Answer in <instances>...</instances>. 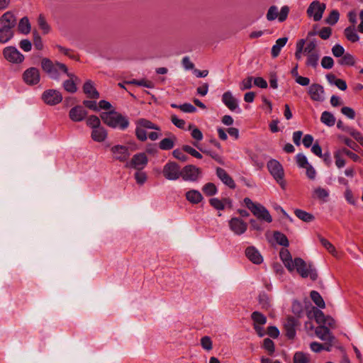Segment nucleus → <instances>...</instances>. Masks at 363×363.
Listing matches in <instances>:
<instances>
[{"instance_id": "f257e3e1", "label": "nucleus", "mask_w": 363, "mask_h": 363, "mask_svg": "<svg viewBox=\"0 0 363 363\" xmlns=\"http://www.w3.org/2000/svg\"><path fill=\"white\" fill-rule=\"evenodd\" d=\"M279 257L284 266L289 272L296 270V272L303 277H309L311 280L317 279L316 271L311 264H308L301 258L292 259L291 255L287 249H281L279 252Z\"/></svg>"}, {"instance_id": "f03ea898", "label": "nucleus", "mask_w": 363, "mask_h": 363, "mask_svg": "<svg viewBox=\"0 0 363 363\" xmlns=\"http://www.w3.org/2000/svg\"><path fill=\"white\" fill-rule=\"evenodd\" d=\"M99 107L105 111L100 114V118L107 126L119 130H125L128 127V118L122 113L115 111L108 101L105 100L100 101Z\"/></svg>"}, {"instance_id": "7ed1b4c3", "label": "nucleus", "mask_w": 363, "mask_h": 363, "mask_svg": "<svg viewBox=\"0 0 363 363\" xmlns=\"http://www.w3.org/2000/svg\"><path fill=\"white\" fill-rule=\"evenodd\" d=\"M149 130H159L157 125L151 121L140 118L135 122V135L140 141H145L147 138L151 140H156L160 136V133L157 131H152L148 133Z\"/></svg>"}, {"instance_id": "20e7f679", "label": "nucleus", "mask_w": 363, "mask_h": 363, "mask_svg": "<svg viewBox=\"0 0 363 363\" xmlns=\"http://www.w3.org/2000/svg\"><path fill=\"white\" fill-rule=\"evenodd\" d=\"M41 68L50 78L54 79H58L62 74L68 72V69L65 64L53 62L48 58L42 60Z\"/></svg>"}, {"instance_id": "39448f33", "label": "nucleus", "mask_w": 363, "mask_h": 363, "mask_svg": "<svg viewBox=\"0 0 363 363\" xmlns=\"http://www.w3.org/2000/svg\"><path fill=\"white\" fill-rule=\"evenodd\" d=\"M243 201L245 206L258 219L265 221L267 223H271L272 221V216L270 215L269 211L264 206L258 203L253 202L249 198H245Z\"/></svg>"}, {"instance_id": "423d86ee", "label": "nucleus", "mask_w": 363, "mask_h": 363, "mask_svg": "<svg viewBox=\"0 0 363 363\" xmlns=\"http://www.w3.org/2000/svg\"><path fill=\"white\" fill-rule=\"evenodd\" d=\"M267 168L282 189H285L286 182L284 180V171L282 165L277 160H272L267 163Z\"/></svg>"}, {"instance_id": "0eeeda50", "label": "nucleus", "mask_w": 363, "mask_h": 363, "mask_svg": "<svg viewBox=\"0 0 363 363\" xmlns=\"http://www.w3.org/2000/svg\"><path fill=\"white\" fill-rule=\"evenodd\" d=\"M290 9L288 6H283L280 10L277 6H271L266 13V18L269 21H272L276 19L281 23L285 21L289 16Z\"/></svg>"}, {"instance_id": "6e6552de", "label": "nucleus", "mask_w": 363, "mask_h": 363, "mask_svg": "<svg viewBox=\"0 0 363 363\" xmlns=\"http://www.w3.org/2000/svg\"><path fill=\"white\" fill-rule=\"evenodd\" d=\"M2 55L7 62L13 65H21L25 60L24 55L14 46L4 48Z\"/></svg>"}, {"instance_id": "1a4fd4ad", "label": "nucleus", "mask_w": 363, "mask_h": 363, "mask_svg": "<svg viewBox=\"0 0 363 363\" xmlns=\"http://www.w3.org/2000/svg\"><path fill=\"white\" fill-rule=\"evenodd\" d=\"M23 82L28 86L37 85L40 81V73L36 67H29L22 74Z\"/></svg>"}, {"instance_id": "9d476101", "label": "nucleus", "mask_w": 363, "mask_h": 363, "mask_svg": "<svg viewBox=\"0 0 363 363\" xmlns=\"http://www.w3.org/2000/svg\"><path fill=\"white\" fill-rule=\"evenodd\" d=\"M325 8V4L318 1H314L310 4L307 9V15L308 17L312 18L313 21H318L322 18Z\"/></svg>"}, {"instance_id": "9b49d317", "label": "nucleus", "mask_w": 363, "mask_h": 363, "mask_svg": "<svg viewBox=\"0 0 363 363\" xmlns=\"http://www.w3.org/2000/svg\"><path fill=\"white\" fill-rule=\"evenodd\" d=\"M349 21L352 24L345 30V35L347 39L351 42H357L359 40V36L355 31L354 26L357 23V16L359 14L355 11H352L348 13Z\"/></svg>"}, {"instance_id": "f8f14e48", "label": "nucleus", "mask_w": 363, "mask_h": 363, "mask_svg": "<svg viewBox=\"0 0 363 363\" xmlns=\"http://www.w3.org/2000/svg\"><path fill=\"white\" fill-rule=\"evenodd\" d=\"M162 173L167 179L177 180L180 177L182 170L177 163L169 162L164 166Z\"/></svg>"}, {"instance_id": "ddd939ff", "label": "nucleus", "mask_w": 363, "mask_h": 363, "mask_svg": "<svg viewBox=\"0 0 363 363\" xmlns=\"http://www.w3.org/2000/svg\"><path fill=\"white\" fill-rule=\"evenodd\" d=\"M42 99L46 104L55 106L62 101V96L57 90L48 89L43 93Z\"/></svg>"}, {"instance_id": "4468645a", "label": "nucleus", "mask_w": 363, "mask_h": 363, "mask_svg": "<svg viewBox=\"0 0 363 363\" xmlns=\"http://www.w3.org/2000/svg\"><path fill=\"white\" fill-rule=\"evenodd\" d=\"M201 175V169L194 165H186L182 169L181 176L185 181L195 182Z\"/></svg>"}, {"instance_id": "2eb2a0df", "label": "nucleus", "mask_w": 363, "mask_h": 363, "mask_svg": "<svg viewBox=\"0 0 363 363\" xmlns=\"http://www.w3.org/2000/svg\"><path fill=\"white\" fill-rule=\"evenodd\" d=\"M252 319L254 322V328L257 335L260 337L264 336L266 334L263 328L267 322L266 317L262 313L256 311L252 314Z\"/></svg>"}, {"instance_id": "dca6fc26", "label": "nucleus", "mask_w": 363, "mask_h": 363, "mask_svg": "<svg viewBox=\"0 0 363 363\" xmlns=\"http://www.w3.org/2000/svg\"><path fill=\"white\" fill-rule=\"evenodd\" d=\"M148 162V159L145 153H138L133 156L131 160L128 164V167L138 170L144 169Z\"/></svg>"}, {"instance_id": "f3484780", "label": "nucleus", "mask_w": 363, "mask_h": 363, "mask_svg": "<svg viewBox=\"0 0 363 363\" xmlns=\"http://www.w3.org/2000/svg\"><path fill=\"white\" fill-rule=\"evenodd\" d=\"M223 104L231 111H235L239 108L238 100L231 91H225L221 97Z\"/></svg>"}, {"instance_id": "a211bd4d", "label": "nucleus", "mask_w": 363, "mask_h": 363, "mask_svg": "<svg viewBox=\"0 0 363 363\" xmlns=\"http://www.w3.org/2000/svg\"><path fill=\"white\" fill-rule=\"evenodd\" d=\"M308 94L313 101H323L325 99L324 89L318 84H312L308 88Z\"/></svg>"}, {"instance_id": "6ab92c4d", "label": "nucleus", "mask_w": 363, "mask_h": 363, "mask_svg": "<svg viewBox=\"0 0 363 363\" xmlns=\"http://www.w3.org/2000/svg\"><path fill=\"white\" fill-rule=\"evenodd\" d=\"M113 158L119 160L120 162H125L129 157L128 148L124 145H114L111 148Z\"/></svg>"}, {"instance_id": "aec40b11", "label": "nucleus", "mask_w": 363, "mask_h": 363, "mask_svg": "<svg viewBox=\"0 0 363 363\" xmlns=\"http://www.w3.org/2000/svg\"><path fill=\"white\" fill-rule=\"evenodd\" d=\"M66 74L68 79L63 82V88L67 92H76L77 91V84L79 83V79L74 74L69 72Z\"/></svg>"}, {"instance_id": "412c9836", "label": "nucleus", "mask_w": 363, "mask_h": 363, "mask_svg": "<svg viewBox=\"0 0 363 363\" xmlns=\"http://www.w3.org/2000/svg\"><path fill=\"white\" fill-rule=\"evenodd\" d=\"M311 196L313 199L325 203L328 201L330 191L328 188L316 186L313 188Z\"/></svg>"}, {"instance_id": "4be33fe9", "label": "nucleus", "mask_w": 363, "mask_h": 363, "mask_svg": "<svg viewBox=\"0 0 363 363\" xmlns=\"http://www.w3.org/2000/svg\"><path fill=\"white\" fill-rule=\"evenodd\" d=\"M229 227L235 234L242 235L246 231L247 225L240 218H233L229 221Z\"/></svg>"}, {"instance_id": "5701e85b", "label": "nucleus", "mask_w": 363, "mask_h": 363, "mask_svg": "<svg viewBox=\"0 0 363 363\" xmlns=\"http://www.w3.org/2000/svg\"><path fill=\"white\" fill-rule=\"evenodd\" d=\"M86 115V110L81 106H76L72 108L69 112V117L74 122L83 121Z\"/></svg>"}, {"instance_id": "b1692460", "label": "nucleus", "mask_w": 363, "mask_h": 363, "mask_svg": "<svg viewBox=\"0 0 363 363\" xmlns=\"http://www.w3.org/2000/svg\"><path fill=\"white\" fill-rule=\"evenodd\" d=\"M16 24V18L11 11L4 13L0 18V26L13 30Z\"/></svg>"}, {"instance_id": "393cba45", "label": "nucleus", "mask_w": 363, "mask_h": 363, "mask_svg": "<svg viewBox=\"0 0 363 363\" xmlns=\"http://www.w3.org/2000/svg\"><path fill=\"white\" fill-rule=\"evenodd\" d=\"M245 255L253 264H259L263 262V257L259 250L255 247H248L245 250Z\"/></svg>"}, {"instance_id": "a878e982", "label": "nucleus", "mask_w": 363, "mask_h": 363, "mask_svg": "<svg viewBox=\"0 0 363 363\" xmlns=\"http://www.w3.org/2000/svg\"><path fill=\"white\" fill-rule=\"evenodd\" d=\"M315 333L318 337L322 340L326 341L328 344L333 345L335 337L331 335L329 330L324 326H320L315 328Z\"/></svg>"}, {"instance_id": "bb28decb", "label": "nucleus", "mask_w": 363, "mask_h": 363, "mask_svg": "<svg viewBox=\"0 0 363 363\" xmlns=\"http://www.w3.org/2000/svg\"><path fill=\"white\" fill-rule=\"evenodd\" d=\"M83 91L87 97L98 99L99 94L96 91L95 84L91 80H86L83 85Z\"/></svg>"}, {"instance_id": "cd10ccee", "label": "nucleus", "mask_w": 363, "mask_h": 363, "mask_svg": "<svg viewBox=\"0 0 363 363\" xmlns=\"http://www.w3.org/2000/svg\"><path fill=\"white\" fill-rule=\"evenodd\" d=\"M107 130L101 125L91 130V139L98 143H102L107 138Z\"/></svg>"}, {"instance_id": "c85d7f7f", "label": "nucleus", "mask_w": 363, "mask_h": 363, "mask_svg": "<svg viewBox=\"0 0 363 363\" xmlns=\"http://www.w3.org/2000/svg\"><path fill=\"white\" fill-rule=\"evenodd\" d=\"M38 29L43 35H48L51 33L52 27L43 14H40L37 18Z\"/></svg>"}, {"instance_id": "c756f323", "label": "nucleus", "mask_w": 363, "mask_h": 363, "mask_svg": "<svg viewBox=\"0 0 363 363\" xmlns=\"http://www.w3.org/2000/svg\"><path fill=\"white\" fill-rule=\"evenodd\" d=\"M297 320L294 318H288L284 323L286 336L289 338H293L296 334V327Z\"/></svg>"}, {"instance_id": "7c9ffc66", "label": "nucleus", "mask_w": 363, "mask_h": 363, "mask_svg": "<svg viewBox=\"0 0 363 363\" xmlns=\"http://www.w3.org/2000/svg\"><path fill=\"white\" fill-rule=\"evenodd\" d=\"M186 200L192 204H198L203 200L202 194L197 190L191 189L185 194Z\"/></svg>"}, {"instance_id": "2f4dec72", "label": "nucleus", "mask_w": 363, "mask_h": 363, "mask_svg": "<svg viewBox=\"0 0 363 363\" xmlns=\"http://www.w3.org/2000/svg\"><path fill=\"white\" fill-rule=\"evenodd\" d=\"M210 204L217 210H223L225 207H230L231 203L230 199H218L217 198H213L209 200Z\"/></svg>"}, {"instance_id": "473e14b6", "label": "nucleus", "mask_w": 363, "mask_h": 363, "mask_svg": "<svg viewBox=\"0 0 363 363\" xmlns=\"http://www.w3.org/2000/svg\"><path fill=\"white\" fill-rule=\"evenodd\" d=\"M287 41L288 38L286 37L279 38L276 40L275 44L272 48L271 52L272 57L275 58L279 55L281 50L286 45Z\"/></svg>"}, {"instance_id": "72a5a7b5", "label": "nucleus", "mask_w": 363, "mask_h": 363, "mask_svg": "<svg viewBox=\"0 0 363 363\" xmlns=\"http://www.w3.org/2000/svg\"><path fill=\"white\" fill-rule=\"evenodd\" d=\"M18 30L24 35H28L31 30V24L27 16L20 19L18 24Z\"/></svg>"}, {"instance_id": "f704fd0d", "label": "nucleus", "mask_w": 363, "mask_h": 363, "mask_svg": "<svg viewBox=\"0 0 363 363\" xmlns=\"http://www.w3.org/2000/svg\"><path fill=\"white\" fill-rule=\"evenodd\" d=\"M319 241L321 245L325 248V250L330 253L335 257H339V252L335 247V246L327 239L319 236Z\"/></svg>"}, {"instance_id": "c9c22d12", "label": "nucleus", "mask_w": 363, "mask_h": 363, "mask_svg": "<svg viewBox=\"0 0 363 363\" xmlns=\"http://www.w3.org/2000/svg\"><path fill=\"white\" fill-rule=\"evenodd\" d=\"M218 177L220 179V180L227 186L230 188L235 187V183L231 177L227 174V172L221 169L218 168L216 171Z\"/></svg>"}, {"instance_id": "e433bc0d", "label": "nucleus", "mask_w": 363, "mask_h": 363, "mask_svg": "<svg viewBox=\"0 0 363 363\" xmlns=\"http://www.w3.org/2000/svg\"><path fill=\"white\" fill-rule=\"evenodd\" d=\"M14 33L13 30L0 26V43L4 44L13 38Z\"/></svg>"}, {"instance_id": "4c0bfd02", "label": "nucleus", "mask_w": 363, "mask_h": 363, "mask_svg": "<svg viewBox=\"0 0 363 363\" xmlns=\"http://www.w3.org/2000/svg\"><path fill=\"white\" fill-rule=\"evenodd\" d=\"M344 150L343 148L337 150L334 152V158L335 160V165L338 168H342L345 165V160L344 159Z\"/></svg>"}, {"instance_id": "58836bf2", "label": "nucleus", "mask_w": 363, "mask_h": 363, "mask_svg": "<svg viewBox=\"0 0 363 363\" xmlns=\"http://www.w3.org/2000/svg\"><path fill=\"white\" fill-rule=\"evenodd\" d=\"M294 213L300 220L306 223H310L315 219L313 215L301 209L295 210Z\"/></svg>"}, {"instance_id": "ea45409f", "label": "nucleus", "mask_w": 363, "mask_h": 363, "mask_svg": "<svg viewBox=\"0 0 363 363\" xmlns=\"http://www.w3.org/2000/svg\"><path fill=\"white\" fill-rule=\"evenodd\" d=\"M320 121L328 126H333L335 123V118L331 113L323 111L320 116Z\"/></svg>"}, {"instance_id": "a19ab883", "label": "nucleus", "mask_w": 363, "mask_h": 363, "mask_svg": "<svg viewBox=\"0 0 363 363\" xmlns=\"http://www.w3.org/2000/svg\"><path fill=\"white\" fill-rule=\"evenodd\" d=\"M307 57L306 64L307 66L315 67L318 65V60L320 57V53L316 51L308 55H306Z\"/></svg>"}, {"instance_id": "79ce46f5", "label": "nucleus", "mask_w": 363, "mask_h": 363, "mask_svg": "<svg viewBox=\"0 0 363 363\" xmlns=\"http://www.w3.org/2000/svg\"><path fill=\"white\" fill-rule=\"evenodd\" d=\"M311 298L318 307L320 308L325 307V301L318 292L312 291L311 292Z\"/></svg>"}, {"instance_id": "37998d69", "label": "nucleus", "mask_w": 363, "mask_h": 363, "mask_svg": "<svg viewBox=\"0 0 363 363\" xmlns=\"http://www.w3.org/2000/svg\"><path fill=\"white\" fill-rule=\"evenodd\" d=\"M175 140L176 138L174 136L164 138L160 143V147L162 150H170L174 147Z\"/></svg>"}, {"instance_id": "c03bdc74", "label": "nucleus", "mask_w": 363, "mask_h": 363, "mask_svg": "<svg viewBox=\"0 0 363 363\" xmlns=\"http://www.w3.org/2000/svg\"><path fill=\"white\" fill-rule=\"evenodd\" d=\"M273 240L280 245L287 246L289 245V241L286 235L278 231L274 232Z\"/></svg>"}, {"instance_id": "a18cd8bd", "label": "nucleus", "mask_w": 363, "mask_h": 363, "mask_svg": "<svg viewBox=\"0 0 363 363\" xmlns=\"http://www.w3.org/2000/svg\"><path fill=\"white\" fill-rule=\"evenodd\" d=\"M338 62L342 65L352 66L355 64V59L351 54L346 53L342 56Z\"/></svg>"}, {"instance_id": "49530a36", "label": "nucleus", "mask_w": 363, "mask_h": 363, "mask_svg": "<svg viewBox=\"0 0 363 363\" xmlns=\"http://www.w3.org/2000/svg\"><path fill=\"white\" fill-rule=\"evenodd\" d=\"M86 123L87 126L91 128L92 130L101 126L100 118L96 116H90L88 117Z\"/></svg>"}, {"instance_id": "de8ad7c7", "label": "nucleus", "mask_w": 363, "mask_h": 363, "mask_svg": "<svg viewBox=\"0 0 363 363\" xmlns=\"http://www.w3.org/2000/svg\"><path fill=\"white\" fill-rule=\"evenodd\" d=\"M188 129L189 130H191V135L197 142H199L203 140V133L194 125L189 124Z\"/></svg>"}, {"instance_id": "09e8293b", "label": "nucleus", "mask_w": 363, "mask_h": 363, "mask_svg": "<svg viewBox=\"0 0 363 363\" xmlns=\"http://www.w3.org/2000/svg\"><path fill=\"white\" fill-rule=\"evenodd\" d=\"M33 43L34 48L38 50H42L44 48L42 38L36 31L33 33Z\"/></svg>"}, {"instance_id": "8fccbe9b", "label": "nucleus", "mask_w": 363, "mask_h": 363, "mask_svg": "<svg viewBox=\"0 0 363 363\" xmlns=\"http://www.w3.org/2000/svg\"><path fill=\"white\" fill-rule=\"evenodd\" d=\"M202 191L208 196H213L217 193V188L213 183H207L202 187Z\"/></svg>"}, {"instance_id": "3c124183", "label": "nucleus", "mask_w": 363, "mask_h": 363, "mask_svg": "<svg viewBox=\"0 0 363 363\" xmlns=\"http://www.w3.org/2000/svg\"><path fill=\"white\" fill-rule=\"evenodd\" d=\"M306 45V40L304 39L299 40L296 45L295 57L300 60L302 58L303 53V46Z\"/></svg>"}, {"instance_id": "603ef678", "label": "nucleus", "mask_w": 363, "mask_h": 363, "mask_svg": "<svg viewBox=\"0 0 363 363\" xmlns=\"http://www.w3.org/2000/svg\"><path fill=\"white\" fill-rule=\"evenodd\" d=\"M310 347L313 352H320L322 350L330 351L332 346L331 344H328V342H325L324 345H322L318 342H314L311 344Z\"/></svg>"}, {"instance_id": "864d4df0", "label": "nucleus", "mask_w": 363, "mask_h": 363, "mask_svg": "<svg viewBox=\"0 0 363 363\" xmlns=\"http://www.w3.org/2000/svg\"><path fill=\"white\" fill-rule=\"evenodd\" d=\"M128 83L132 84H135L138 86H145V87L150 88V89H152L155 86V84L152 81L145 79H141V80L134 79L131 82H129Z\"/></svg>"}, {"instance_id": "5fc2aeb1", "label": "nucleus", "mask_w": 363, "mask_h": 363, "mask_svg": "<svg viewBox=\"0 0 363 363\" xmlns=\"http://www.w3.org/2000/svg\"><path fill=\"white\" fill-rule=\"evenodd\" d=\"M296 161L299 167L305 169L311 164L308 162L306 157L303 154H298L296 156Z\"/></svg>"}, {"instance_id": "6e6d98bb", "label": "nucleus", "mask_w": 363, "mask_h": 363, "mask_svg": "<svg viewBox=\"0 0 363 363\" xmlns=\"http://www.w3.org/2000/svg\"><path fill=\"white\" fill-rule=\"evenodd\" d=\"M252 77H247L242 79L239 84V88L241 91L250 89L252 86Z\"/></svg>"}, {"instance_id": "4d7b16f0", "label": "nucleus", "mask_w": 363, "mask_h": 363, "mask_svg": "<svg viewBox=\"0 0 363 363\" xmlns=\"http://www.w3.org/2000/svg\"><path fill=\"white\" fill-rule=\"evenodd\" d=\"M308 357L303 352H296L294 357V363H308Z\"/></svg>"}, {"instance_id": "13d9d810", "label": "nucleus", "mask_w": 363, "mask_h": 363, "mask_svg": "<svg viewBox=\"0 0 363 363\" xmlns=\"http://www.w3.org/2000/svg\"><path fill=\"white\" fill-rule=\"evenodd\" d=\"M348 133L354 138L361 145L363 146V135L362 133L357 130H355L352 128L347 129Z\"/></svg>"}, {"instance_id": "bf43d9fd", "label": "nucleus", "mask_w": 363, "mask_h": 363, "mask_svg": "<svg viewBox=\"0 0 363 363\" xmlns=\"http://www.w3.org/2000/svg\"><path fill=\"white\" fill-rule=\"evenodd\" d=\"M201 345L202 347L207 351H210L213 348L211 339L208 336H204L201 338Z\"/></svg>"}, {"instance_id": "052dcab7", "label": "nucleus", "mask_w": 363, "mask_h": 363, "mask_svg": "<svg viewBox=\"0 0 363 363\" xmlns=\"http://www.w3.org/2000/svg\"><path fill=\"white\" fill-rule=\"evenodd\" d=\"M339 12L333 10L330 12L329 16L326 19V23L330 25L335 24L339 19Z\"/></svg>"}, {"instance_id": "680f3d73", "label": "nucleus", "mask_w": 363, "mask_h": 363, "mask_svg": "<svg viewBox=\"0 0 363 363\" xmlns=\"http://www.w3.org/2000/svg\"><path fill=\"white\" fill-rule=\"evenodd\" d=\"M263 347L267 351L269 354H272L274 352V344L272 340L265 338L263 341Z\"/></svg>"}, {"instance_id": "e2e57ef3", "label": "nucleus", "mask_w": 363, "mask_h": 363, "mask_svg": "<svg viewBox=\"0 0 363 363\" xmlns=\"http://www.w3.org/2000/svg\"><path fill=\"white\" fill-rule=\"evenodd\" d=\"M183 150L197 159L202 158L201 154L199 153L196 150H195L194 148H193L192 147H191L189 145H184L183 147Z\"/></svg>"}, {"instance_id": "0e129e2a", "label": "nucleus", "mask_w": 363, "mask_h": 363, "mask_svg": "<svg viewBox=\"0 0 363 363\" xmlns=\"http://www.w3.org/2000/svg\"><path fill=\"white\" fill-rule=\"evenodd\" d=\"M334 65V61L331 57H323L321 60V66L325 69H330Z\"/></svg>"}, {"instance_id": "69168bd1", "label": "nucleus", "mask_w": 363, "mask_h": 363, "mask_svg": "<svg viewBox=\"0 0 363 363\" xmlns=\"http://www.w3.org/2000/svg\"><path fill=\"white\" fill-rule=\"evenodd\" d=\"M344 195H345V198L346 201L349 203H350L352 205L356 204L357 199L354 196V194H353L352 191H351V189H347L345 191Z\"/></svg>"}, {"instance_id": "338daca9", "label": "nucleus", "mask_w": 363, "mask_h": 363, "mask_svg": "<svg viewBox=\"0 0 363 363\" xmlns=\"http://www.w3.org/2000/svg\"><path fill=\"white\" fill-rule=\"evenodd\" d=\"M303 53L305 55H308L310 53H313V52H315L316 51H318L317 49H316V44L315 43L311 41L309 43H308L306 45V46H303Z\"/></svg>"}, {"instance_id": "774afa93", "label": "nucleus", "mask_w": 363, "mask_h": 363, "mask_svg": "<svg viewBox=\"0 0 363 363\" xmlns=\"http://www.w3.org/2000/svg\"><path fill=\"white\" fill-rule=\"evenodd\" d=\"M332 52L335 57H340L345 54V49L340 45H335L332 48Z\"/></svg>"}]
</instances>
